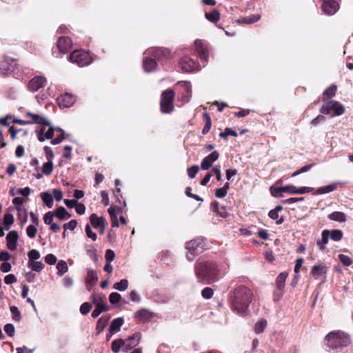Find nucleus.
Returning <instances> with one entry per match:
<instances>
[{"mask_svg": "<svg viewBox=\"0 0 353 353\" xmlns=\"http://www.w3.org/2000/svg\"><path fill=\"white\" fill-rule=\"evenodd\" d=\"M253 294L245 285H239L232 292L230 297L231 309L237 314H243L248 310Z\"/></svg>", "mask_w": 353, "mask_h": 353, "instance_id": "f257e3e1", "label": "nucleus"}, {"mask_svg": "<svg viewBox=\"0 0 353 353\" xmlns=\"http://www.w3.org/2000/svg\"><path fill=\"white\" fill-rule=\"evenodd\" d=\"M194 272L199 282L211 284L219 279V270L212 261H200L195 264Z\"/></svg>", "mask_w": 353, "mask_h": 353, "instance_id": "f03ea898", "label": "nucleus"}, {"mask_svg": "<svg viewBox=\"0 0 353 353\" xmlns=\"http://www.w3.org/2000/svg\"><path fill=\"white\" fill-rule=\"evenodd\" d=\"M327 345L332 349H338L346 347L351 343L350 338L348 335L342 332H333L329 333L325 336Z\"/></svg>", "mask_w": 353, "mask_h": 353, "instance_id": "7ed1b4c3", "label": "nucleus"}, {"mask_svg": "<svg viewBox=\"0 0 353 353\" xmlns=\"http://www.w3.org/2000/svg\"><path fill=\"white\" fill-rule=\"evenodd\" d=\"M345 111V107L335 100L325 101L320 108L321 114H330L332 117L341 116Z\"/></svg>", "mask_w": 353, "mask_h": 353, "instance_id": "20e7f679", "label": "nucleus"}, {"mask_svg": "<svg viewBox=\"0 0 353 353\" xmlns=\"http://www.w3.org/2000/svg\"><path fill=\"white\" fill-rule=\"evenodd\" d=\"M174 92L172 89H168L162 92L161 96L160 105L161 111L163 113L169 114L174 110L173 101Z\"/></svg>", "mask_w": 353, "mask_h": 353, "instance_id": "39448f33", "label": "nucleus"}, {"mask_svg": "<svg viewBox=\"0 0 353 353\" xmlns=\"http://www.w3.org/2000/svg\"><path fill=\"white\" fill-rule=\"evenodd\" d=\"M69 59L72 63H76L80 67L88 65L92 61L90 54L81 50L73 51Z\"/></svg>", "mask_w": 353, "mask_h": 353, "instance_id": "423d86ee", "label": "nucleus"}, {"mask_svg": "<svg viewBox=\"0 0 353 353\" xmlns=\"http://www.w3.org/2000/svg\"><path fill=\"white\" fill-rule=\"evenodd\" d=\"M16 66V61L13 59L4 58L0 62V74L1 76L10 75Z\"/></svg>", "mask_w": 353, "mask_h": 353, "instance_id": "0eeeda50", "label": "nucleus"}, {"mask_svg": "<svg viewBox=\"0 0 353 353\" xmlns=\"http://www.w3.org/2000/svg\"><path fill=\"white\" fill-rule=\"evenodd\" d=\"M46 125L43 126L37 132V138L40 142H43L46 139H52L54 137V131L62 132V129L60 128H54L51 125L49 126V129L46 131Z\"/></svg>", "mask_w": 353, "mask_h": 353, "instance_id": "6e6552de", "label": "nucleus"}, {"mask_svg": "<svg viewBox=\"0 0 353 353\" xmlns=\"http://www.w3.org/2000/svg\"><path fill=\"white\" fill-rule=\"evenodd\" d=\"M180 65L185 72H192L199 69V65L190 57L185 56L181 59Z\"/></svg>", "mask_w": 353, "mask_h": 353, "instance_id": "1a4fd4ad", "label": "nucleus"}, {"mask_svg": "<svg viewBox=\"0 0 353 353\" xmlns=\"http://www.w3.org/2000/svg\"><path fill=\"white\" fill-rule=\"evenodd\" d=\"M141 337V333L136 332L132 336L124 340V348H123L122 350L124 352H128L129 350L137 346L140 343Z\"/></svg>", "mask_w": 353, "mask_h": 353, "instance_id": "9d476101", "label": "nucleus"}, {"mask_svg": "<svg viewBox=\"0 0 353 353\" xmlns=\"http://www.w3.org/2000/svg\"><path fill=\"white\" fill-rule=\"evenodd\" d=\"M90 299L92 303L95 305L96 309H99L105 312L108 310L105 296L101 294L93 293Z\"/></svg>", "mask_w": 353, "mask_h": 353, "instance_id": "9b49d317", "label": "nucleus"}, {"mask_svg": "<svg viewBox=\"0 0 353 353\" xmlns=\"http://www.w3.org/2000/svg\"><path fill=\"white\" fill-rule=\"evenodd\" d=\"M97 281L98 275L97 272L92 269H87V276L85 279L87 290L91 291Z\"/></svg>", "mask_w": 353, "mask_h": 353, "instance_id": "f8f14e48", "label": "nucleus"}, {"mask_svg": "<svg viewBox=\"0 0 353 353\" xmlns=\"http://www.w3.org/2000/svg\"><path fill=\"white\" fill-rule=\"evenodd\" d=\"M205 246V241L201 238L193 239L186 243V249L190 252L196 251L198 253L200 250L204 249Z\"/></svg>", "mask_w": 353, "mask_h": 353, "instance_id": "ddd939ff", "label": "nucleus"}, {"mask_svg": "<svg viewBox=\"0 0 353 353\" xmlns=\"http://www.w3.org/2000/svg\"><path fill=\"white\" fill-rule=\"evenodd\" d=\"M26 117H30L31 119L28 120L30 124L37 123L46 126H50V122L42 115L32 113L30 112H28L26 113Z\"/></svg>", "mask_w": 353, "mask_h": 353, "instance_id": "4468645a", "label": "nucleus"}, {"mask_svg": "<svg viewBox=\"0 0 353 353\" xmlns=\"http://www.w3.org/2000/svg\"><path fill=\"white\" fill-rule=\"evenodd\" d=\"M313 190L310 187H299L297 188L292 185H288L282 187V191L283 192H289L290 194H305L312 192Z\"/></svg>", "mask_w": 353, "mask_h": 353, "instance_id": "2eb2a0df", "label": "nucleus"}, {"mask_svg": "<svg viewBox=\"0 0 353 353\" xmlns=\"http://www.w3.org/2000/svg\"><path fill=\"white\" fill-rule=\"evenodd\" d=\"M219 157V154L217 151H214L207 157H205L201 163V168L202 170H208Z\"/></svg>", "mask_w": 353, "mask_h": 353, "instance_id": "dca6fc26", "label": "nucleus"}, {"mask_svg": "<svg viewBox=\"0 0 353 353\" xmlns=\"http://www.w3.org/2000/svg\"><path fill=\"white\" fill-rule=\"evenodd\" d=\"M19 239L18 232L16 230L9 232L6 236V242L8 248L14 251L17 249V241Z\"/></svg>", "mask_w": 353, "mask_h": 353, "instance_id": "f3484780", "label": "nucleus"}, {"mask_svg": "<svg viewBox=\"0 0 353 353\" xmlns=\"http://www.w3.org/2000/svg\"><path fill=\"white\" fill-rule=\"evenodd\" d=\"M57 47L61 53L65 54L72 48V41L68 37H61L57 41Z\"/></svg>", "mask_w": 353, "mask_h": 353, "instance_id": "a211bd4d", "label": "nucleus"}, {"mask_svg": "<svg viewBox=\"0 0 353 353\" xmlns=\"http://www.w3.org/2000/svg\"><path fill=\"white\" fill-rule=\"evenodd\" d=\"M46 83V79L43 77L38 76L35 77L30 80L29 82L28 87L32 91H37L40 88H43Z\"/></svg>", "mask_w": 353, "mask_h": 353, "instance_id": "6ab92c4d", "label": "nucleus"}, {"mask_svg": "<svg viewBox=\"0 0 353 353\" xmlns=\"http://www.w3.org/2000/svg\"><path fill=\"white\" fill-rule=\"evenodd\" d=\"M338 3L333 0L324 1L322 4L323 11L328 15L334 14L338 9Z\"/></svg>", "mask_w": 353, "mask_h": 353, "instance_id": "aec40b11", "label": "nucleus"}, {"mask_svg": "<svg viewBox=\"0 0 353 353\" xmlns=\"http://www.w3.org/2000/svg\"><path fill=\"white\" fill-rule=\"evenodd\" d=\"M327 271V267L323 263L315 264L312 266L311 270V275L316 279L319 277L326 274Z\"/></svg>", "mask_w": 353, "mask_h": 353, "instance_id": "412c9836", "label": "nucleus"}, {"mask_svg": "<svg viewBox=\"0 0 353 353\" xmlns=\"http://www.w3.org/2000/svg\"><path fill=\"white\" fill-rule=\"evenodd\" d=\"M57 100L59 105L61 108H69L72 106L74 101V97L68 93L61 95Z\"/></svg>", "mask_w": 353, "mask_h": 353, "instance_id": "4be33fe9", "label": "nucleus"}, {"mask_svg": "<svg viewBox=\"0 0 353 353\" xmlns=\"http://www.w3.org/2000/svg\"><path fill=\"white\" fill-rule=\"evenodd\" d=\"M195 51L198 53L200 59L204 62H207L208 58V53L206 48L203 46L202 41L196 39L194 41Z\"/></svg>", "mask_w": 353, "mask_h": 353, "instance_id": "5701e85b", "label": "nucleus"}, {"mask_svg": "<svg viewBox=\"0 0 353 353\" xmlns=\"http://www.w3.org/2000/svg\"><path fill=\"white\" fill-rule=\"evenodd\" d=\"M152 316V312L147 309L139 310L134 314V318L143 323L150 321Z\"/></svg>", "mask_w": 353, "mask_h": 353, "instance_id": "b1692460", "label": "nucleus"}, {"mask_svg": "<svg viewBox=\"0 0 353 353\" xmlns=\"http://www.w3.org/2000/svg\"><path fill=\"white\" fill-rule=\"evenodd\" d=\"M283 210V207L281 205H276L274 209L271 210L268 216L270 219L276 220V223L277 225H280L283 223L284 219L283 217L279 218V212Z\"/></svg>", "mask_w": 353, "mask_h": 353, "instance_id": "393cba45", "label": "nucleus"}, {"mask_svg": "<svg viewBox=\"0 0 353 353\" xmlns=\"http://www.w3.org/2000/svg\"><path fill=\"white\" fill-rule=\"evenodd\" d=\"M152 50V56L154 59L160 60L170 57V51L166 48H155Z\"/></svg>", "mask_w": 353, "mask_h": 353, "instance_id": "a878e982", "label": "nucleus"}, {"mask_svg": "<svg viewBox=\"0 0 353 353\" xmlns=\"http://www.w3.org/2000/svg\"><path fill=\"white\" fill-rule=\"evenodd\" d=\"M157 65V62L154 58L145 57L143 60V68L146 72L153 71Z\"/></svg>", "mask_w": 353, "mask_h": 353, "instance_id": "bb28decb", "label": "nucleus"}, {"mask_svg": "<svg viewBox=\"0 0 353 353\" xmlns=\"http://www.w3.org/2000/svg\"><path fill=\"white\" fill-rule=\"evenodd\" d=\"M330 232L328 230H325L321 233V240L317 241V246L321 250H324L325 249V245L328 243V240L330 238Z\"/></svg>", "mask_w": 353, "mask_h": 353, "instance_id": "cd10ccee", "label": "nucleus"}, {"mask_svg": "<svg viewBox=\"0 0 353 353\" xmlns=\"http://www.w3.org/2000/svg\"><path fill=\"white\" fill-rule=\"evenodd\" d=\"M288 276V273L286 272H282L277 276L276 279V286L278 290H281L284 288Z\"/></svg>", "mask_w": 353, "mask_h": 353, "instance_id": "c85d7f7f", "label": "nucleus"}, {"mask_svg": "<svg viewBox=\"0 0 353 353\" xmlns=\"http://www.w3.org/2000/svg\"><path fill=\"white\" fill-rule=\"evenodd\" d=\"M212 210L216 212L221 217H227L228 212L225 211V208L223 205L219 206V203L216 201L212 203L211 204Z\"/></svg>", "mask_w": 353, "mask_h": 353, "instance_id": "c756f323", "label": "nucleus"}, {"mask_svg": "<svg viewBox=\"0 0 353 353\" xmlns=\"http://www.w3.org/2000/svg\"><path fill=\"white\" fill-rule=\"evenodd\" d=\"M90 221L94 228H97L105 223V221L103 216L99 217L96 214H92L90 216Z\"/></svg>", "mask_w": 353, "mask_h": 353, "instance_id": "7c9ffc66", "label": "nucleus"}, {"mask_svg": "<svg viewBox=\"0 0 353 353\" xmlns=\"http://www.w3.org/2000/svg\"><path fill=\"white\" fill-rule=\"evenodd\" d=\"M124 321L122 318L119 317L114 319L110 326V331L112 332H119L123 325Z\"/></svg>", "mask_w": 353, "mask_h": 353, "instance_id": "2f4dec72", "label": "nucleus"}, {"mask_svg": "<svg viewBox=\"0 0 353 353\" xmlns=\"http://www.w3.org/2000/svg\"><path fill=\"white\" fill-rule=\"evenodd\" d=\"M328 218L330 220L336 221L338 222H345L346 221V215L342 212H334L329 214Z\"/></svg>", "mask_w": 353, "mask_h": 353, "instance_id": "473e14b6", "label": "nucleus"}, {"mask_svg": "<svg viewBox=\"0 0 353 353\" xmlns=\"http://www.w3.org/2000/svg\"><path fill=\"white\" fill-rule=\"evenodd\" d=\"M85 250L87 254L92 259L94 262L98 261V255H97V251L95 248L94 245H87L85 246Z\"/></svg>", "mask_w": 353, "mask_h": 353, "instance_id": "72a5a7b5", "label": "nucleus"}, {"mask_svg": "<svg viewBox=\"0 0 353 353\" xmlns=\"http://www.w3.org/2000/svg\"><path fill=\"white\" fill-rule=\"evenodd\" d=\"M55 216L60 220H65L69 219L71 214L66 211L65 208L60 206L57 209Z\"/></svg>", "mask_w": 353, "mask_h": 353, "instance_id": "f704fd0d", "label": "nucleus"}, {"mask_svg": "<svg viewBox=\"0 0 353 353\" xmlns=\"http://www.w3.org/2000/svg\"><path fill=\"white\" fill-rule=\"evenodd\" d=\"M41 198L43 202L49 208H52L53 206V197L51 194L48 192H42L41 194Z\"/></svg>", "mask_w": 353, "mask_h": 353, "instance_id": "c9c22d12", "label": "nucleus"}, {"mask_svg": "<svg viewBox=\"0 0 353 353\" xmlns=\"http://www.w3.org/2000/svg\"><path fill=\"white\" fill-rule=\"evenodd\" d=\"M57 274L59 276H63L65 273L68 271V266L67 263L63 260H60L57 264Z\"/></svg>", "mask_w": 353, "mask_h": 353, "instance_id": "e433bc0d", "label": "nucleus"}, {"mask_svg": "<svg viewBox=\"0 0 353 353\" xmlns=\"http://www.w3.org/2000/svg\"><path fill=\"white\" fill-rule=\"evenodd\" d=\"M28 265L31 269V270L37 272H41L44 268V265L41 261H29Z\"/></svg>", "mask_w": 353, "mask_h": 353, "instance_id": "4c0bfd02", "label": "nucleus"}, {"mask_svg": "<svg viewBox=\"0 0 353 353\" xmlns=\"http://www.w3.org/2000/svg\"><path fill=\"white\" fill-rule=\"evenodd\" d=\"M108 213L110 216L111 221H112V227H118L119 223L117 221V208L114 206H110L108 210Z\"/></svg>", "mask_w": 353, "mask_h": 353, "instance_id": "58836bf2", "label": "nucleus"}, {"mask_svg": "<svg viewBox=\"0 0 353 353\" xmlns=\"http://www.w3.org/2000/svg\"><path fill=\"white\" fill-rule=\"evenodd\" d=\"M121 347L124 348V340L122 339H117L112 343V350L114 353L119 352Z\"/></svg>", "mask_w": 353, "mask_h": 353, "instance_id": "ea45409f", "label": "nucleus"}, {"mask_svg": "<svg viewBox=\"0 0 353 353\" xmlns=\"http://www.w3.org/2000/svg\"><path fill=\"white\" fill-rule=\"evenodd\" d=\"M54 164L52 161H48V162L44 163L42 165V172L45 175H50L53 171Z\"/></svg>", "mask_w": 353, "mask_h": 353, "instance_id": "a19ab883", "label": "nucleus"}, {"mask_svg": "<svg viewBox=\"0 0 353 353\" xmlns=\"http://www.w3.org/2000/svg\"><path fill=\"white\" fill-rule=\"evenodd\" d=\"M108 321V319L105 318V317H101L98 320L97 327H96V330L98 334L104 330V328L107 325Z\"/></svg>", "mask_w": 353, "mask_h": 353, "instance_id": "79ce46f5", "label": "nucleus"}, {"mask_svg": "<svg viewBox=\"0 0 353 353\" xmlns=\"http://www.w3.org/2000/svg\"><path fill=\"white\" fill-rule=\"evenodd\" d=\"M203 117L205 119V124L202 130V133L203 134H205L210 131L212 125V122L210 117L208 113H204Z\"/></svg>", "mask_w": 353, "mask_h": 353, "instance_id": "37998d69", "label": "nucleus"}, {"mask_svg": "<svg viewBox=\"0 0 353 353\" xmlns=\"http://www.w3.org/2000/svg\"><path fill=\"white\" fill-rule=\"evenodd\" d=\"M260 19L259 14H252L250 16L245 17L241 20V22L246 24H251L256 22Z\"/></svg>", "mask_w": 353, "mask_h": 353, "instance_id": "c03bdc74", "label": "nucleus"}, {"mask_svg": "<svg viewBox=\"0 0 353 353\" xmlns=\"http://www.w3.org/2000/svg\"><path fill=\"white\" fill-rule=\"evenodd\" d=\"M205 17L211 22H216L220 19V14L216 10H214L211 12L205 13Z\"/></svg>", "mask_w": 353, "mask_h": 353, "instance_id": "a18cd8bd", "label": "nucleus"}, {"mask_svg": "<svg viewBox=\"0 0 353 353\" xmlns=\"http://www.w3.org/2000/svg\"><path fill=\"white\" fill-rule=\"evenodd\" d=\"M128 281L127 279H121L119 282L115 283L113 288L119 291H124L128 288Z\"/></svg>", "mask_w": 353, "mask_h": 353, "instance_id": "49530a36", "label": "nucleus"}, {"mask_svg": "<svg viewBox=\"0 0 353 353\" xmlns=\"http://www.w3.org/2000/svg\"><path fill=\"white\" fill-rule=\"evenodd\" d=\"M267 326V321L265 319L260 320L255 324L254 330L257 334L261 333L264 331Z\"/></svg>", "mask_w": 353, "mask_h": 353, "instance_id": "de8ad7c7", "label": "nucleus"}, {"mask_svg": "<svg viewBox=\"0 0 353 353\" xmlns=\"http://www.w3.org/2000/svg\"><path fill=\"white\" fill-rule=\"evenodd\" d=\"M336 186L335 185H328L319 188L316 190V194H323L328 193V192L334 191V190H336Z\"/></svg>", "mask_w": 353, "mask_h": 353, "instance_id": "09e8293b", "label": "nucleus"}, {"mask_svg": "<svg viewBox=\"0 0 353 353\" xmlns=\"http://www.w3.org/2000/svg\"><path fill=\"white\" fill-rule=\"evenodd\" d=\"M330 232V238L334 241H339L343 237V232L340 230H332Z\"/></svg>", "mask_w": 353, "mask_h": 353, "instance_id": "8fccbe9b", "label": "nucleus"}, {"mask_svg": "<svg viewBox=\"0 0 353 353\" xmlns=\"http://www.w3.org/2000/svg\"><path fill=\"white\" fill-rule=\"evenodd\" d=\"M14 222V217L12 214H5L3 217V224L5 225L6 229L8 230L9 226L11 225Z\"/></svg>", "mask_w": 353, "mask_h": 353, "instance_id": "3c124183", "label": "nucleus"}, {"mask_svg": "<svg viewBox=\"0 0 353 353\" xmlns=\"http://www.w3.org/2000/svg\"><path fill=\"white\" fill-rule=\"evenodd\" d=\"M37 226L33 225H30L27 227L26 233H27V236L30 239H34L35 237L37 232Z\"/></svg>", "mask_w": 353, "mask_h": 353, "instance_id": "603ef678", "label": "nucleus"}, {"mask_svg": "<svg viewBox=\"0 0 353 353\" xmlns=\"http://www.w3.org/2000/svg\"><path fill=\"white\" fill-rule=\"evenodd\" d=\"M336 86L334 85H330L323 92V96L327 97H332L336 94Z\"/></svg>", "mask_w": 353, "mask_h": 353, "instance_id": "864d4df0", "label": "nucleus"}, {"mask_svg": "<svg viewBox=\"0 0 353 353\" xmlns=\"http://www.w3.org/2000/svg\"><path fill=\"white\" fill-rule=\"evenodd\" d=\"M229 135L237 137V133L232 129L230 128H226L224 132H221L219 134V137L224 139H226Z\"/></svg>", "mask_w": 353, "mask_h": 353, "instance_id": "5fc2aeb1", "label": "nucleus"}, {"mask_svg": "<svg viewBox=\"0 0 353 353\" xmlns=\"http://www.w3.org/2000/svg\"><path fill=\"white\" fill-rule=\"evenodd\" d=\"M338 257L340 261L345 266H349L352 263V259L347 255L340 254Z\"/></svg>", "mask_w": 353, "mask_h": 353, "instance_id": "6e6d98bb", "label": "nucleus"}, {"mask_svg": "<svg viewBox=\"0 0 353 353\" xmlns=\"http://www.w3.org/2000/svg\"><path fill=\"white\" fill-rule=\"evenodd\" d=\"M201 294L204 299H209L212 297L214 291L211 288L206 287L202 290Z\"/></svg>", "mask_w": 353, "mask_h": 353, "instance_id": "4d7b16f0", "label": "nucleus"}, {"mask_svg": "<svg viewBox=\"0 0 353 353\" xmlns=\"http://www.w3.org/2000/svg\"><path fill=\"white\" fill-rule=\"evenodd\" d=\"M85 231L86 235L88 238L91 239L94 241H95L97 240V234L92 232L89 224H87L85 225Z\"/></svg>", "mask_w": 353, "mask_h": 353, "instance_id": "13d9d810", "label": "nucleus"}, {"mask_svg": "<svg viewBox=\"0 0 353 353\" xmlns=\"http://www.w3.org/2000/svg\"><path fill=\"white\" fill-rule=\"evenodd\" d=\"M28 256L30 259V261L37 260L41 257L39 252L37 250H31L28 252Z\"/></svg>", "mask_w": 353, "mask_h": 353, "instance_id": "bf43d9fd", "label": "nucleus"}, {"mask_svg": "<svg viewBox=\"0 0 353 353\" xmlns=\"http://www.w3.org/2000/svg\"><path fill=\"white\" fill-rule=\"evenodd\" d=\"M121 299V295L117 292H112L109 296V301L112 304L117 303Z\"/></svg>", "mask_w": 353, "mask_h": 353, "instance_id": "052dcab7", "label": "nucleus"}, {"mask_svg": "<svg viewBox=\"0 0 353 353\" xmlns=\"http://www.w3.org/2000/svg\"><path fill=\"white\" fill-rule=\"evenodd\" d=\"M10 310L12 313V318L17 321H19L21 319V313L18 307L12 305L10 307Z\"/></svg>", "mask_w": 353, "mask_h": 353, "instance_id": "680f3d73", "label": "nucleus"}, {"mask_svg": "<svg viewBox=\"0 0 353 353\" xmlns=\"http://www.w3.org/2000/svg\"><path fill=\"white\" fill-rule=\"evenodd\" d=\"M54 213L51 211L46 212L43 216V221L46 225L52 223Z\"/></svg>", "mask_w": 353, "mask_h": 353, "instance_id": "e2e57ef3", "label": "nucleus"}, {"mask_svg": "<svg viewBox=\"0 0 353 353\" xmlns=\"http://www.w3.org/2000/svg\"><path fill=\"white\" fill-rule=\"evenodd\" d=\"M91 308L92 306L89 303H83L80 307V312L83 315L87 314L88 313L90 312Z\"/></svg>", "mask_w": 353, "mask_h": 353, "instance_id": "0e129e2a", "label": "nucleus"}, {"mask_svg": "<svg viewBox=\"0 0 353 353\" xmlns=\"http://www.w3.org/2000/svg\"><path fill=\"white\" fill-rule=\"evenodd\" d=\"M198 171H199L198 165H192L190 168H189L188 169V173L189 177L190 179H194L196 176Z\"/></svg>", "mask_w": 353, "mask_h": 353, "instance_id": "69168bd1", "label": "nucleus"}, {"mask_svg": "<svg viewBox=\"0 0 353 353\" xmlns=\"http://www.w3.org/2000/svg\"><path fill=\"white\" fill-rule=\"evenodd\" d=\"M57 261L55 255L53 254H48L45 257V261L49 265H54Z\"/></svg>", "mask_w": 353, "mask_h": 353, "instance_id": "338daca9", "label": "nucleus"}, {"mask_svg": "<svg viewBox=\"0 0 353 353\" xmlns=\"http://www.w3.org/2000/svg\"><path fill=\"white\" fill-rule=\"evenodd\" d=\"M14 327L11 323H8L4 326V331L9 336H14Z\"/></svg>", "mask_w": 353, "mask_h": 353, "instance_id": "774afa93", "label": "nucleus"}]
</instances>
